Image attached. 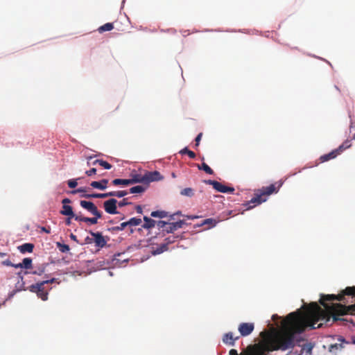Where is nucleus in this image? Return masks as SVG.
<instances>
[{
    "instance_id": "obj_34",
    "label": "nucleus",
    "mask_w": 355,
    "mask_h": 355,
    "mask_svg": "<svg viewBox=\"0 0 355 355\" xmlns=\"http://www.w3.org/2000/svg\"><path fill=\"white\" fill-rule=\"evenodd\" d=\"M168 221L163 220H156L155 225L158 227L159 230H162V234L163 236L166 234L164 230L168 227Z\"/></svg>"
},
{
    "instance_id": "obj_27",
    "label": "nucleus",
    "mask_w": 355,
    "mask_h": 355,
    "mask_svg": "<svg viewBox=\"0 0 355 355\" xmlns=\"http://www.w3.org/2000/svg\"><path fill=\"white\" fill-rule=\"evenodd\" d=\"M125 223L127 227H135L139 225L142 223V220L139 217H132Z\"/></svg>"
},
{
    "instance_id": "obj_63",
    "label": "nucleus",
    "mask_w": 355,
    "mask_h": 355,
    "mask_svg": "<svg viewBox=\"0 0 355 355\" xmlns=\"http://www.w3.org/2000/svg\"><path fill=\"white\" fill-rule=\"evenodd\" d=\"M121 254V253L119 252V253H116V254H114L112 261L113 262H114V264L117 265L119 263L120 260L119 259H117V257L120 256Z\"/></svg>"
},
{
    "instance_id": "obj_28",
    "label": "nucleus",
    "mask_w": 355,
    "mask_h": 355,
    "mask_svg": "<svg viewBox=\"0 0 355 355\" xmlns=\"http://www.w3.org/2000/svg\"><path fill=\"white\" fill-rule=\"evenodd\" d=\"M48 265H49L48 263H42L37 268V269L35 270L29 272V274L41 276L42 274L44 273Z\"/></svg>"
},
{
    "instance_id": "obj_54",
    "label": "nucleus",
    "mask_w": 355,
    "mask_h": 355,
    "mask_svg": "<svg viewBox=\"0 0 355 355\" xmlns=\"http://www.w3.org/2000/svg\"><path fill=\"white\" fill-rule=\"evenodd\" d=\"M94 241V237H90L89 236H86L85 238V241H84V243H80L81 245H84V244H92L93 243Z\"/></svg>"
},
{
    "instance_id": "obj_3",
    "label": "nucleus",
    "mask_w": 355,
    "mask_h": 355,
    "mask_svg": "<svg viewBox=\"0 0 355 355\" xmlns=\"http://www.w3.org/2000/svg\"><path fill=\"white\" fill-rule=\"evenodd\" d=\"M118 200L114 198H110L103 202V208L107 214L114 215L119 214L117 210Z\"/></svg>"
},
{
    "instance_id": "obj_5",
    "label": "nucleus",
    "mask_w": 355,
    "mask_h": 355,
    "mask_svg": "<svg viewBox=\"0 0 355 355\" xmlns=\"http://www.w3.org/2000/svg\"><path fill=\"white\" fill-rule=\"evenodd\" d=\"M254 329V324L252 322H242L238 327V331L243 337H245L251 334Z\"/></svg>"
},
{
    "instance_id": "obj_21",
    "label": "nucleus",
    "mask_w": 355,
    "mask_h": 355,
    "mask_svg": "<svg viewBox=\"0 0 355 355\" xmlns=\"http://www.w3.org/2000/svg\"><path fill=\"white\" fill-rule=\"evenodd\" d=\"M219 220H216L213 218H208L201 221V225H208V227L205 230H209L216 226Z\"/></svg>"
},
{
    "instance_id": "obj_24",
    "label": "nucleus",
    "mask_w": 355,
    "mask_h": 355,
    "mask_svg": "<svg viewBox=\"0 0 355 355\" xmlns=\"http://www.w3.org/2000/svg\"><path fill=\"white\" fill-rule=\"evenodd\" d=\"M44 287V283L43 281L37 282L28 287V290L31 293H36L40 290H42Z\"/></svg>"
},
{
    "instance_id": "obj_43",
    "label": "nucleus",
    "mask_w": 355,
    "mask_h": 355,
    "mask_svg": "<svg viewBox=\"0 0 355 355\" xmlns=\"http://www.w3.org/2000/svg\"><path fill=\"white\" fill-rule=\"evenodd\" d=\"M84 198H104L103 193H92L89 194L80 195Z\"/></svg>"
},
{
    "instance_id": "obj_59",
    "label": "nucleus",
    "mask_w": 355,
    "mask_h": 355,
    "mask_svg": "<svg viewBox=\"0 0 355 355\" xmlns=\"http://www.w3.org/2000/svg\"><path fill=\"white\" fill-rule=\"evenodd\" d=\"M115 191L103 193L104 198L109 197L114 198L115 197Z\"/></svg>"
},
{
    "instance_id": "obj_12",
    "label": "nucleus",
    "mask_w": 355,
    "mask_h": 355,
    "mask_svg": "<svg viewBox=\"0 0 355 355\" xmlns=\"http://www.w3.org/2000/svg\"><path fill=\"white\" fill-rule=\"evenodd\" d=\"M35 248V245L32 243H24L17 246V250L20 253L24 254L26 253L33 252Z\"/></svg>"
},
{
    "instance_id": "obj_6",
    "label": "nucleus",
    "mask_w": 355,
    "mask_h": 355,
    "mask_svg": "<svg viewBox=\"0 0 355 355\" xmlns=\"http://www.w3.org/2000/svg\"><path fill=\"white\" fill-rule=\"evenodd\" d=\"M146 181L148 187L151 182H157L164 180V177L157 171H146Z\"/></svg>"
},
{
    "instance_id": "obj_7",
    "label": "nucleus",
    "mask_w": 355,
    "mask_h": 355,
    "mask_svg": "<svg viewBox=\"0 0 355 355\" xmlns=\"http://www.w3.org/2000/svg\"><path fill=\"white\" fill-rule=\"evenodd\" d=\"M187 223L184 220H178L175 222H168V227L164 230L166 234H173L178 229L182 228L184 225Z\"/></svg>"
},
{
    "instance_id": "obj_16",
    "label": "nucleus",
    "mask_w": 355,
    "mask_h": 355,
    "mask_svg": "<svg viewBox=\"0 0 355 355\" xmlns=\"http://www.w3.org/2000/svg\"><path fill=\"white\" fill-rule=\"evenodd\" d=\"M148 188V186L146 184L133 186L129 189V193L132 194H141L144 193Z\"/></svg>"
},
{
    "instance_id": "obj_30",
    "label": "nucleus",
    "mask_w": 355,
    "mask_h": 355,
    "mask_svg": "<svg viewBox=\"0 0 355 355\" xmlns=\"http://www.w3.org/2000/svg\"><path fill=\"white\" fill-rule=\"evenodd\" d=\"M20 291L21 289H18L17 285H15V288L8 293L6 300L1 304H0V306L2 305H5L7 301L10 300L17 293Z\"/></svg>"
},
{
    "instance_id": "obj_42",
    "label": "nucleus",
    "mask_w": 355,
    "mask_h": 355,
    "mask_svg": "<svg viewBox=\"0 0 355 355\" xmlns=\"http://www.w3.org/2000/svg\"><path fill=\"white\" fill-rule=\"evenodd\" d=\"M194 190L191 187H187L180 191V195L191 198L194 196Z\"/></svg>"
},
{
    "instance_id": "obj_50",
    "label": "nucleus",
    "mask_w": 355,
    "mask_h": 355,
    "mask_svg": "<svg viewBox=\"0 0 355 355\" xmlns=\"http://www.w3.org/2000/svg\"><path fill=\"white\" fill-rule=\"evenodd\" d=\"M92 214L94 216V218L98 223V219H101L103 216L102 211H99L98 208H96Z\"/></svg>"
},
{
    "instance_id": "obj_52",
    "label": "nucleus",
    "mask_w": 355,
    "mask_h": 355,
    "mask_svg": "<svg viewBox=\"0 0 355 355\" xmlns=\"http://www.w3.org/2000/svg\"><path fill=\"white\" fill-rule=\"evenodd\" d=\"M115 197L119 198H124L128 193V192L125 190L115 191Z\"/></svg>"
},
{
    "instance_id": "obj_20",
    "label": "nucleus",
    "mask_w": 355,
    "mask_h": 355,
    "mask_svg": "<svg viewBox=\"0 0 355 355\" xmlns=\"http://www.w3.org/2000/svg\"><path fill=\"white\" fill-rule=\"evenodd\" d=\"M112 184L114 186L125 187L130 185V179L116 178L112 181Z\"/></svg>"
},
{
    "instance_id": "obj_57",
    "label": "nucleus",
    "mask_w": 355,
    "mask_h": 355,
    "mask_svg": "<svg viewBox=\"0 0 355 355\" xmlns=\"http://www.w3.org/2000/svg\"><path fill=\"white\" fill-rule=\"evenodd\" d=\"M157 238V234L154 236H151L150 238H148V239H146V243H147V245H153L155 243H154V241Z\"/></svg>"
},
{
    "instance_id": "obj_37",
    "label": "nucleus",
    "mask_w": 355,
    "mask_h": 355,
    "mask_svg": "<svg viewBox=\"0 0 355 355\" xmlns=\"http://www.w3.org/2000/svg\"><path fill=\"white\" fill-rule=\"evenodd\" d=\"M36 295L37 297L40 298L43 301H46L49 297V291L46 290L44 287L42 290L37 291Z\"/></svg>"
},
{
    "instance_id": "obj_38",
    "label": "nucleus",
    "mask_w": 355,
    "mask_h": 355,
    "mask_svg": "<svg viewBox=\"0 0 355 355\" xmlns=\"http://www.w3.org/2000/svg\"><path fill=\"white\" fill-rule=\"evenodd\" d=\"M109 263H110V262L108 261H105V260L97 261L94 263L95 270H104V269H105L106 266L109 265Z\"/></svg>"
},
{
    "instance_id": "obj_14",
    "label": "nucleus",
    "mask_w": 355,
    "mask_h": 355,
    "mask_svg": "<svg viewBox=\"0 0 355 355\" xmlns=\"http://www.w3.org/2000/svg\"><path fill=\"white\" fill-rule=\"evenodd\" d=\"M143 220L142 228L145 230H150L155 226L156 220L153 219L151 216H144Z\"/></svg>"
},
{
    "instance_id": "obj_58",
    "label": "nucleus",
    "mask_w": 355,
    "mask_h": 355,
    "mask_svg": "<svg viewBox=\"0 0 355 355\" xmlns=\"http://www.w3.org/2000/svg\"><path fill=\"white\" fill-rule=\"evenodd\" d=\"M202 133L200 132L197 135V136L195 138V146H198L200 142V140L202 139Z\"/></svg>"
},
{
    "instance_id": "obj_39",
    "label": "nucleus",
    "mask_w": 355,
    "mask_h": 355,
    "mask_svg": "<svg viewBox=\"0 0 355 355\" xmlns=\"http://www.w3.org/2000/svg\"><path fill=\"white\" fill-rule=\"evenodd\" d=\"M127 227L126 225H125V222H122L120 223L119 225L118 226H114V227H108L107 229V230L108 232H119V231H123L124 230L125 228Z\"/></svg>"
},
{
    "instance_id": "obj_18",
    "label": "nucleus",
    "mask_w": 355,
    "mask_h": 355,
    "mask_svg": "<svg viewBox=\"0 0 355 355\" xmlns=\"http://www.w3.org/2000/svg\"><path fill=\"white\" fill-rule=\"evenodd\" d=\"M60 214L65 216H73L76 214L74 213L73 207L70 205H62Z\"/></svg>"
},
{
    "instance_id": "obj_10",
    "label": "nucleus",
    "mask_w": 355,
    "mask_h": 355,
    "mask_svg": "<svg viewBox=\"0 0 355 355\" xmlns=\"http://www.w3.org/2000/svg\"><path fill=\"white\" fill-rule=\"evenodd\" d=\"M130 182V185L141 183L146 185V174L141 175L140 173H131Z\"/></svg>"
},
{
    "instance_id": "obj_4",
    "label": "nucleus",
    "mask_w": 355,
    "mask_h": 355,
    "mask_svg": "<svg viewBox=\"0 0 355 355\" xmlns=\"http://www.w3.org/2000/svg\"><path fill=\"white\" fill-rule=\"evenodd\" d=\"M267 200L266 197H263L260 192L255 193L254 196L251 198V200L247 201L243 204L245 207H246V210H250L254 207L261 205V203L266 202Z\"/></svg>"
},
{
    "instance_id": "obj_46",
    "label": "nucleus",
    "mask_w": 355,
    "mask_h": 355,
    "mask_svg": "<svg viewBox=\"0 0 355 355\" xmlns=\"http://www.w3.org/2000/svg\"><path fill=\"white\" fill-rule=\"evenodd\" d=\"M71 219H74L76 221L79 222V214H76L73 216H67V218L64 220L65 225L68 226L71 225Z\"/></svg>"
},
{
    "instance_id": "obj_17",
    "label": "nucleus",
    "mask_w": 355,
    "mask_h": 355,
    "mask_svg": "<svg viewBox=\"0 0 355 355\" xmlns=\"http://www.w3.org/2000/svg\"><path fill=\"white\" fill-rule=\"evenodd\" d=\"M302 331L300 330L298 332L293 334L290 338L292 340L293 343L295 345L300 346V343L304 340V338L302 336Z\"/></svg>"
},
{
    "instance_id": "obj_40",
    "label": "nucleus",
    "mask_w": 355,
    "mask_h": 355,
    "mask_svg": "<svg viewBox=\"0 0 355 355\" xmlns=\"http://www.w3.org/2000/svg\"><path fill=\"white\" fill-rule=\"evenodd\" d=\"M56 247L62 253L68 252L70 250L69 245L67 244H65L64 243L57 242Z\"/></svg>"
},
{
    "instance_id": "obj_9",
    "label": "nucleus",
    "mask_w": 355,
    "mask_h": 355,
    "mask_svg": "<svg viewBox=\"0 0 355 355\" xmlns=\"http://www.w3.org/2000/svg\"><path fill=\"white\" fill-rule=\"evenodd\" d=\"M28 274H29V271H27V270H26V271L20 270V271H18L16 272V275L17 277L18 281L15 284V285H17L18 289H21V291H26L28 289V288H26L25 286L26 283L24 280V276Z\"/></svg>"
},
{
    "instance_id": "obj_41",
    "label": "nucleus",
    "mask_w": 355,
    "mask_h": 355,
    "mask_svg": "<svg viewBox=\"0 0 355 355\" xmlns=\"http://www.w3.org/2000/svg\"><path fill=\"white\" fill-rule=\"evenodd\" d=\"M49 262L51 264H57L58 266H62V264H68L69 263V261H66L64 258L54 259L52 257L49 258Z\"/></svg>"
},
{
    "instance_id": "obj_15",
    "label": "nucleus",
    "mask_w": 355,
    "mask_h": 355,
    "mask_svg": "<svg viewBox=\"0 0 355 355\" xmlns=\"http://www.w3.org/2000/svg\"><path fill=\"white\" fill-rule=\"evenodd\" d=\"M239 337L234 338L232 332H228L223 335V342L230 346L235 345V340H238Z\"/></svg>"
},
{
    "instance_id": "obj_61",
    "label": "nucleus",
    "mask_w": 355,
    "mask_h": 355,
    "mask_svg": "<svg viewBox=\"0 0 355 355\" xmlns=\"http://www.w3.org/2000/svg\"><path fill=\"white\" fill-rule=\"evenodd\" d=\"M174 238L175 237L171 238V236L166 238L164 240L165 243H164L163 244H166V246L168 247L169 244H171L175 241Z\"/></svg>"
},
{
    "instance_id": "obj_8",
    "label": "nucleus",
    "mask_w": 355,
    "mask_h": 355,
    "mask_svg": "<svg viewBox=\"0 0 355 355\" xmlns=\"http://www.w3.org/2000/svg\"><path fill=\"white\" fill-rule=\"evenodd\" d=\"M261 195L263 197L264 196H270L272 194L277 193L279 191V188H277L275 184H270L268 186L263 187L261 189L259 190Z\"/></svg>"
},
{
    "instance_id": "obj_19",
    "label": "nucleus",
    "mask_w": 355,
    "mask_h": 355,
    "mask_svg": "<svg viewBox=\"0 0 355 355\" xmlns=\"http://www.w3.org/2000/svg\"><path fill=\"white\" fill-rule=\"evenodd\" d=\"M205 184L208 185H211L216 191L220 192L222 191V187L223 184L216 180H204L202 181Z\"/></svg>"
},
{
    "instance_id": "obj_56",
    "label": "nucleus",
    "mask_w": 355,
    "mask_h": 355,
    "mask_svg": "<svg viewBox=\"0 0 355 355\" xmlns=\"http://www.w3.org/2000/svg\"><path fill=\"white\" fill-rule=\"evenodd\" d=\"M96 171H97V170L96 168H92L89 170L86 171L85 174L87 176H92L93 175H95L96 173Z\"/></svg>"
},
{
    "instance_id": "obj_32",
    "label": "nucleus",
    "mask_w": 355,
    "mask_h": 355,
    "mask_svg": "<svg viewBox=\"0 0 355 355\" xmlns=\"http://www.w3.org/2000/svg\"><path fill=\"white\" fill-rule=\"evenodd\" d=\"M179 153L182 155H187L189 157V158L191 159H195L196 157V155L194 152H193L192 150H191L189 147L187 146H185L182 149H181L180 151H179Z\"/></svg>"
},
{
    "instance_id": "obj_62",
    "label": "nucleus",
    "mask_w": 355,
    "mask_h": 355,
    "mask_svg": "<svg viewBox=\"0 0 355 355\" xmlns=\"http://www.w3.org/2000/svg\"><path fill=\"white\" fill-rule=\"evenodd\" d=\"M57 281H58L57 278L52 277L49 279L43 280V282L44 283V285H46L48 284H53V283L57 282Z\"/></svg>"
},
{
    "instance_id": "obj_13",
    "label": "nucleus",
    "mask_w": 355,
    "mask_h": 355,
    "mask_svg": "<svg viewBox=\"0 0 355 355\" xmlns=\"http://www.w3.org/2000/svg\"><path fill=\"white\" fill-rule=\"evenodd\" d=\"M80 205L90 214L93 213V211L97 208L96 205L90 200H82L80 201Z\"/></svg>"
},
{
    "instance_id": "obj_1",
    "label": "nucleus",
    "mask_w": 355,
    "mask_h": 355,
    "mask_svg": "<svg viewBox=\"0 0 355 355\" xmlns=\"http://www.w3.org/2000/svg\"><path fill=\"white\" fill-rule=\"evenodd\" d=\"M338 301L351 306H355V286H347L338 294H320V300Z\"/></svg>"
},
{
    "instance_id": "obj_2",
    "label": "nucleus",
    "mask_w": 355,
    "mask_h": 355,
    "mask_svg": "<svg viewBox=\"0 0 355 355\" xmlns=\"http://www.w3.org/2000/svg\"><path fill=\"white\" fill-rule=\"evenodd\" d=\"M87 232L92 237H94V243L96 248L101 249L107 246V241L110 240L109 236H104L101 232H94L91 230Z\"/></svg>"
},
{
    "instance_id": "obj_55",
    "label": "nucleus",
    "mask_w": 355,
    "mask_h": 355,
    "mask_svg": "<svg viewBox=\"0 0 355 355\" xmlns=\"http://www.w3.org/2000/svg\"><path fill=\"white\" fill-rule=\"evenodd\" d=\"M337 155H340L346 148L343 144H340L337 148L334 149Z\"/></svg>"
},
{
    "instance_id": "obj_60",
    "label": "nucleus",
    "mask_w": 355,
    "mask_h": 355,
    "mask_svg": "<svg viewBox=\"0 0 355 355\" xmlns=\"http://www.w3.org/2000/svg\"><path fill=\"white\" fill-rule=\"evenodd\" d=\"M39 228L40 229V232H44L46 234L51 233V228L49 227H46L41 226V227H39Z\"/></svg>"
},
{
    "instance_id": "obj_48",
    "label": "nucleus",
    "mask_w": 355,
    "mask_h": 355,
    "mask_svg": "<svg viewBox=\"0 0 355 355\" xmlns=\"http://www.w3.org/2000/svg\"><path fill=\"white\" fill-rule=\"evenodd\" d=\"M343 347L342 343H334L331 344L329 347V351L330 352H334V350L341 349Z\"/></svg>"
},
{
    "instance_id": "obj_22",
    "label": "nucleus",
    "mask_w": 355,
    "mask_h": 355,
    "mask_svg": "<svg viewBox=\"0 0 355 355\" xmlns=\"http://www.w3.org/2000/svg\"><path fill=\"white\" fill-rule=\"evenodd\" d=\"M168 247L166 246V244L162 243L159 246L156 248H153L151 250V254L153 256H156L161 254L162 253L168 251Z\"/></svg>"
},
{
    "instance_id": "obj_25",
    "label": "nucleus",
    "mask_w": 355,
    "mask_h": 355,
    "mask_svg": "<svg viewBox=\"0 0 355 355\" xmlns=\"http://www.w3.org/2000/svg\"><path fill=\"white\" fill-rule=\"evenodd\" d=\"M196 166H197L198 170L203 171L207 174H209V175L214 174V170L204 162H202V163L201 164H196Z\"/></svg>"
},
{
    "instance_id": "obj_23",
    "label": "nucleus",
    "mask_w": 355,
    "mask_h": 355,
    "mask_svg": "<svg viewBox=\"0 0 355 355\" xmlns=\"http://www.w3.org/2000/svg\"><path fill=\"white\" fill-rule=\"evenodd\" d=\"M295 347V344L293 343L291 338H289L287 341L280 345L279 347H276L275 350H281L286 351L287 349H293Z\"/></svg>"
},
{
    "instance_id": "obj_47",
    "label": "nucleus",
    "mask_w": 355,
    "mask_h": 355,
    "mask_svg": "<svg viewBox=\"0 0 355 355\" xmlns=\"http://www.w3.org/2000/svg\"><path fill=\"white\" fill-rule=\"evenodd\" d=\"M80 178H73L67 181V185L71 189H75L78 185V180Z\"/></svg>"
},
{
    "instance_id": "obj_26",
    "label": "nucleus",
    "mask_w": 355,
    "mask_h": 355,
    "mask_svg": "<svg viewBox=\"0 0 355 355\" xmlns=\"http://www.w3.org/2000/svg\"><path fill=\"white\" fill-rule=\"evenodd\" d=\"M150 216L162 219L168 216V212L164 210H155L151 211Z\"/></svg>"
},
{
    "instance_id": "obj_31",
    "label": "nucleus",
    "mask_w": 355,
    "mask_h": 355,
    "mask_svg": "<svg viewBox=\"0 0 355 355\" xmlns=\"http://www.w3.org/2000/svg\"><path fill=\"white\" fill-rule=\"evenodd\" d=\"M315 346V344L313 343H306V344L302 346V353L304 351L306 352V355H312V351Z\"/></svg>"
},
{
    "instance_id": "obj_53",
    "label": "nucleus",
    "mask_w": 355,
    "mask_h": 355,
    "mask_svg": "<svg viewBox=\"0 0 355 355\" xmlns=\"http://www.w3.org/2000/svg\"><path fill=\"white\" fill-rule=\"evenodd\" d=\"M183 216L184 214H182V212L180 210H178V211H175V212H174V213H173L171 214H170L168 213V217H169L170 220H175V216Z\"/></svg>"
},
{
    "instance_id": "obj_35",
    "label": "nucleus",
    "mask_w": 355,
    "mask_h": 355,
    "mask_svg": "<svg viewBox=\"0 0 355 355\" xmlns=\"http://www.w3.org/2000/svg\"><path fill=\"white\" fill-rule=\"evenodd\" d=\"M114 28V24L111 22H107L104 24L103 25L101 26L98 31L100 33L106 32V31H110Z\"/></svg>"
},
{
    "instance_id": "obj_11",
    "label": "nucleus",
    "mask_w": 355,
    "mask_h": 355,
    "mask_svg": "<svg viewBox=\"0 0 355 355\" xmlns=\"http://www.w3.org/2000/svg\"><path fill=\"white\" fill-rule=\"evenodd\" d=\"M108 182V179H101L99 181H92L90 183V186L94 189L105 191L107 188Z\"/></svg>"
},
{
    "instance_id": "obj_44",
    "label": "nucleus",
    "mask_w": 355,
    "mask_h": 355,
    "mask_svg": "<svg viewBox=\"0 0 355 355\" xmlns=\"http://www.w3.org/2000/svg\"><path fill=\"white\" fill-rule=\"evenodd\" d=\"M89 189L86 187H78L74 190H72L71 191H69L70 193L71 194H76V193H80V195H85V194H88L87 193V191Z\"/></svg>"
},
{
    "instance_id": "obj_51",
    "label": "nucleus",
    "mask_w": 355,
    "mask_h": 355,
    "mask_svg": "<svg viewBox=\"0 0 355 355\" xmlns=\"http://www.w3.org/2000/svg\"><path fill=\"white\" fill-rule=\"evenodd\" d=\"M131 202H129L128 198H123L121 200L118 202L117 205L119 207H123L127 205H132Z\"/></svg>"
},
{
    "instance_id": "obj_29",
    "label": "nucleus",
    "mask_w": 355,
    "mask_h": 355,
    "mask_svg": "<svg viewBox=\"0 0 355 355\" xmlns=\"http://www.w3.org/2000/svg\"><path fill=\"white\" fill-rule=\"evenodd\" d=\"M337 156L338 155L335 153L334 150H332L331 152L321 155L320 157V160L321 162H325L336 158Z\"/></svg>"
},
{
    "instance_id": "obj_33",
    "label": "nucleus",
    "mask_w": 355,
    "mask_h": 355,
    "mask_svg": "<svg viewBox=\"0 0 355 355\" xmlns=\"http://www.w3.org/2000/svg\"><path fill=\"white\" fill-rule=\"evenodd\" d=\"M22 269H31L33 268V259L31 257H25L21 261Z\"/></svg>"
},
{
    "instance_id": "obj_64",
    "label": "nucleus",
    "mask_w": 355,
    "mask_h": 355,
    "mask_svg": "<svg viewBox=\"0 0 355 355\" xmlns=\"http://www.w3.org/2000/svg\"><path fill=\"white\" fill-rule=\"evenodd\" d=\"M288 317L290 318L291 320L295 321L297 320L298 315H297V313H295V312H291L288 314Z\"/></svg>"
},
{
    "instance_id": "obj_36",
    "label": "nucleus",
    "mask_w": 355,
    "mask_h": 355,
    "mask_svg": "<svg viewBox=\"0 0 355 355\" xmlns=\"http://www.w3.org/2000/svg\"><path fill=\"white\" fill-rule=\"evenodd\" d=\"M79 222H84L87 223L89 225L96 224V220H94V217H86L79 214Z\"/></svg>"
},
{
    "instance_id": "obj_45",
    "label": "nucleus",
    "mask_w": 355,
    "mask_h": 355,
    "mask_svg": "<svg viewBox=\"0 0 355 355\" xmlns=\"http://www.w3.org/2000/svg\"><path fill=\"white\" fill-rule=\"evenodd\" d=\"M234 191H235V189L233 187L225 186L223 184V186L222 187V191H220V193L233 194Z\"/></svg>"
},
{
    "instance_id": "obj_49",
    "label": "nucleus",
    "mask_w": 355,
    "mask_h": 355,
    "mask_svg": "<svg viewBox=\"0 0 355 355\" xmlns=\"http://www.w3.org/2000/svg\"><path fill=\"white\" fill-rule=\"evenodd\" d=\"M98 164L100 166H101L102 167H103L106 170H110L112 168V164H110L109 162H107V161L102 159H101L100 162H98Z\"/></svg>"
}]
</instances>
